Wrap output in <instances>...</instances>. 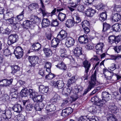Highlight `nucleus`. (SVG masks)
<instances>
[{"instance_id":"obj_55","label":"nucleus","mask_w":121,"mask_h":121,"mask_svg":"<svg viewBox=\"0 0 121 121\" xmlns=\"http://www.w3.org/2000/svg\"><path fill=\"white\" fill-rule=\"evenodd\" d=\"M13 80L12 79H11L10 80H7L6 79H3L1 80L0 81V82H3L4 81V82L3 83L6 82L8 86L9 85L11 84Z\"/></svg>"},{"instance_id":"obj_17","label":"nucleus","mask_w":121,"mask_h":121,"mask_svg":"<svg viewBox=\"0 0 121 121\" xmlns=\"http://www.w3.org/2000/svg\"><path fill=\"white\" fill-rule=\"evenodd\" d=\"M82 0H68V3L73 5V8H76L80 3Z\"/></svg>"},{"instance_id":"obj_39","label":"nucleus","mask_w":121,"mask_h":121,"mask_svg":"<svg viewBox=\"0 0 121 121\" xmlns=\"http://www.w3.org/2000/svg\"><path fill=\"white\" fill-rule=\"evenodd\" d=\"M32 17L34 19H31V21L34 23H39L40 22L41 20L40 18L38 17L37 16L34 15L32 16Z\"/></svg>"},{"instance_id":"obj_38","label":"nucleus","mask_w":121,"mask_h":121,"mask_svg":"<svg viewBox=\"0 0 121 121\" xmlns=\"http://www.w3.org/2000/svg\"><path fill=\"white\" fill-rule=\"evenodd\" d=\"M29 95L30 97H32L33 98L36 97L38 95L37 93L33 89H29Z\"/></svg>"},{"instance_id":"obj_8","label":"nucleus","mask_w":121,"mask_h":121,"mask_svg":"<svg viewBox=\"0 0 121 121\" xmlns=\"http://www.w3.org/2000/svg\"><path fill=\"white\" fill-rule=\"evenodd\" d=\"M111 95L108 92H103L102 94V99L103 103H104V105L107 101L110 100L111 98Z\"/></svg>"},{"instance_id":"obj_44","label":"nucleus","mask_w":121,"mask_h":121,"mask_svg":"<svg viewBox=\"0 0 121 121\" xmlns=\"http://www.w3.org/2000/svg\"><path fill=\"white\" fill-rule=\"evenodd\" d=\"M0 98L1 100L4 102L8 100L9 99V97L7 94H5L2 95Z\"/></svg>"},{"instance_id":"obj_36","label":"nucleus","mask_w":121,"mask_h":121,"mask_svg":"<svg viewBox=\"0 0 121 121\" xmlns=\"http://www.w3.org/2000/svg\"><path fill=\"white\" fill-rule=\"evenodd\" d=\"M107 15L106 12V11L104 12H103L100 14V17L99 18V19L100 21L102 22H103L104 21L106 20L107 18Z\"/></svg>"},{"instance_id":"obj_47","label":"nucleus","mask_w":121,"mask_h":121,"mask_svg":"<svg viewBox=\"0 0 121 121\" xmlns=\"http://www.w3.org/2000/svg\"><path fill=\"white\" fill-rule=\"evenodd\" d=\"M90 111L93 113H95L96 112L97 108L96 106L95 105L90 107L89 108Z\"/></svg>"},{"instance_id":"obj_48","label":"nucleus","mask_w":121,"mask_h":121,"mask_svg":"<svg viewBox=\"0 0 121 121\" xmlns=\"http://www.w3.org/2000/svg\"><path fill=\"white\" fill-rule=\"evenodd\" d=\"M55 77V75L51 73H49L47 75H46L45 76L46 79L49 80H51Z\"/></svg>"},{"instance_id":"obj_46","label":"nucleus","mask_w":121,"mask_h":121,"mask_svg":"<svg viewBox=\"0 0 121 121\" xmlns=\"http://www.w3.org/2000/svg\"><path fill=\"white\" fill-rule=\"evenodd\" d=\"M28 7L29 9L32 10L33 9L38 8L39 7V6L37 3H32Z\"/></svg>"},{"instance_id":"obj_49","label":"nucleus","mask_w":121,"mask_h":121,"mask_svg":"<svg viewBox=\"0 0 121 121\" xmlns=\"http://www.w3.org/2000/svg\"><path fill=\"white\" fill-rule=\"evenodd\" d=\"M66 52L64 48L61 49L60 51V56L62 57H64L67 56L66 55Z\"/></svg>"},{"instance_id":"obj_53","label":"nucleus","mask_w":121,"mask_h":121,"mask_svg":"<svg viewBox=\"0 0 121 121\" xmlns=\"http://www.w3.org/2000/svg\"><path fill=\"white\" fill-rule=\"evenodd\" d=\"M105 7L104 5L103 4L100 3L97 5L96 9L99 10H101L104 9Z\"/></svg>"},{"instance_id":"obj_1","label":"nucleus","mask_w":121,"mask_h":121,"mask_svg":"<svg viewBox=\"0 0 121 121\" xmlns=\"http://www.w3.org/2000/svg\"><path fill=\"white\" fill-rule=\"evenodd\" d=\"M96 71L95 70L91 78V80L89 82V84L88 87L85 90L83 95L86 94L92 88H94L95 85H97L100 84V83L96 81Z\"/></svg>"},{"instance_id":"obj_3","label":"nucleus","mask_w":121,"mask_h":121,"mask_svg":"<svg viewBox=\"0 0 121 121\" xmlns=\"http://www.w3.org/2000/svg\"><path fill=\"white\" fill-rule=\"evenodd\" d=\"M121 40V37L120 36L118 35L116 36L114 35L109 36L108 39V42L111 44L115 43L117 44L120 42Z\"/></svg>"},{"instance_id":"obj_13","label":"nucleus","mask_w":121,"mask_h":121,"mask_svg":"<svg viewBox=\"0 0 121 121\" xmlns=\"http://www.w3.org/2000/svg\"><path fill=\"white\" fill-rule=\"evenodd\" d=\"M78 40L80 43L84 44L87 43L88 41L87 35H84L80 36Z\"/></svg>"},{"instance_id":"obj_15","label":"nucleus","mask_w":121,"mask_h":121,"mask_svg":"<svg viewBox=\"0 0 121 121\" xmlns=\"http://www.w3.org/2000/svg\"><path fill=\"white\" fill-rule=\"evenodd\" d=\"M104 45L102 43H100L97 44L95 47V51L96 53L97 54L99 55L102 53V49Z\"/></svg>"},{"instance_id":"obj_22","label":"nucleus","mask_w":121,"mask_h":121,"mask_svg":"<svg viewBox=\"0 0 121 121\" xmlns=\"http://www.w3.org/2000/svg\"><path fill=\"white\" fill-rule=\"evenodd\" d=\"M75 23L73 19H68L66 21L65 25L68 28H71L73 26Z\"/></svg>"},{"instance_id":"obj_4","label":"nucleus","mask_w":121,"mask_h":121,"mask_svg":"<svg viewBox=\"0 0 121 121\" xmlns=\"http://www.w3.org/2000/svg\"><path fill=\"white\" fill-rule=\"evenodd\" d=\"M18 39V37L16 34H12L8 37L7 43L10 45L16 42Z\"/></svg>"},{"instance_id":"obj_11","label":"nucleus","mask_w":121,"mask_h":121,"mask_svg":"<svg viewBox=\"0 0 121 121\" xmlns=\"http://www.w3.org/2000/svg\"><path fill=\"white\" fill-rule=\"evenodd\" d=\"M75 43L74 39L71 37L67 38L66 40L65 44L68 47H70L73 46Z\"/></svg>"},{"instance_id":"obj_30","label":"nucleus","mask_w":121,"mask_h":121,"mask_svg":"<svg viewBox=\"0 0 121 121\" xmlns=\"http://www.w3.org/2000/svg\"><path fill=\"white\" fill-rule=\"evenodd\" d=\"M73 19L74 20V22L75 23H78L80 22L81 21V19L80 17L78 14L75 13L73 15Z\"/></svg>"},{"instance_id":"obj_61","label":"nucleus","mask_w":121,"mask_h":121,"mask_svg":"<svg viewBox=\"0 0 121 121\" xmlns=\"http://www.w3.org/2000/svg\"><path fill=\"white\" fill-rule=\"evenodd\" d=\"M65 89H66L65 91V93L64 94L66 96L70 94L72 89L69 87V88H65Z\"/></svg>"},{"instance_id":"obj_42","label":"nucleus","mask_w":121,"mask_h":121,"mask_svg":"<svg viewBox=\"0 0 121 121\" xmlns=\"http://www.w3.org/2000/svg\"><path fill=\"white\" fill-rule=\"evenodd\" d=\"M103 31H105L109 29L110 27V25L106 23L105 22L103 23Z\"/></svg>"},{"instance_id":"obj_50","label":"nucleus","mask_w":121,"mask_h":121,"mask_svg":"<svg viewBox=\"0 0 121 121\" xmlns=\"http://www.w3.org/2000/svg\"><path fill=\"white\" fill-rule=\"evenodd\" d=\"M75 81V77L74 76H73L71 77V78L69 79L68 81L67 84L68 86L70 85L74 82Z\"/></svg>"},{"instance_id":"obj_18","label":"nucleus","mask_w":121,"mask_h":121,"mask_svg":"<svg viewBox=\"0 0 121 121\" xmlns=\"http://www.w3.org/2000/svg\"><path fill=\"white\" fill-rule=\"evenodd\" d=\"M94 98L95 99V103H96L97 105L102 107L104 105V103H103L102 100L99 99L97 95L95 96Z\"/></svg>"},{"instance_id":"obj_56","label":"nucleus","mask_w":121,"mask_h":121,"mask_svg":"<svg viewBox=\"0 0 121 121\" xmlns=\"http://www.w3.org/2000/svg\"><path fill=\"white\" fill-rule=\"evenodd\" d=\"M115 12H120L121 11V6L120 5H115L113 9Z\"/></svg>"},{"instance_id":"obj_63","label":"nucleus","mask_w":121,"mask_h":121,"mask_svg":"<svg viewBox=\"0 0 121 121\" xmlns=\"http://www.w3.org/2000/svg\"><path fill=\"white\" fill-rule=\"evenodd\" d=\"M77 7L78 10L79 12H82L84 10V7L83 5H78Z\"/></svg>"},{"instance_id":"obj_54","label":"nucleus","mask_w":121,"mask_h":121,"mask_svg":"<svg viewBox=\"0 0 121 121\" xmlns=\"http://www.w3.org/2000/svg\"><path fill=\"white\" fill-rule=\"evenodd\" d=\"M41 109L40 107L39 106V105L38 104V103H37V104H35V105L34 106V109H33V112H30L31 113H33V112H35L36 111H41Z\"/></svg>"},{"instance_id":"obj_2","label":"nucleus","mask_w":121,"mask_h":121,"mask_svg":"<svg viewBox=\"0 0 121 121\" xmlns=\"http://www.w3.org/2000/svg\"><path fill=\"white\" fill-rule=\"evenodd\" d=\"M83 66L85 68L84 74L81 78L82 80H87L89 76L88 74L90 68L91 67L90 63L86 60H85L83 62Z\"/></svg>"},{"instance_id":"obj_9","label":"nucleus","mask_w":121,"mask_h":121,"mask_svg":"<svg viewBox=\"0 0 121 121\" xmlns=\"http://www.w3.org/2000/svg\"><path fill=\"white\" fill-rule=\"evenodd\" d=\"M67 33L64 30H61L58 34L56 38L60 40H62L67 37Z\"/></svg>"},{"instance_id":"obj_34","label":"nucleus","mask_w":121,"mask_h":121,"mask_svg":"<svg viewBox=\"0 0 121 121\" xmlns=\"http://www.w3.org/2000/svg\"><path fill=\"white\" fill-rule=\"evenodd\" d=\"M31 22L29 20H26L24 21L23 23V28L28 29L30 27L31 25Z\"/></svg>"},{"instance_id":"obj_28","label":"nucleus","mask_w":121,"mask_h":121,"mask_svg":"<svg viewBox=\"0 0 121 121\" xmlns=\"http://www.w3.org/2000/svg\"><path fill=\"white\" fill-rule=\"evenodd\" d=\"M13 109L15 112L20 113L22 110L23 108L20 104L16 105L13 107Z\"/></svg>"},{"instance_id":"obj_19","label":"nucleus","mask_w":121,"mask_h":121,"mask_svg":"<svg viewBox=\"0 0 121 121\" xmlns=\"http://www.w3.org/2000/svg\"><path fill=\"white\" fill-rule=\"evenodd\" d=\"M74 55L77 57L82 54V48L80 47H77L75 49L74 51Z\"/></svg>"},{"instance_id":"obj_6","label":"nucleus","mask_w":121,"mask_h":121,"mask_svg":"<svg viewBox=\"0 0 121 121\" xmlns=\"http://www.w3.org/2000/svg\"><path fill=\"white\" fill-rule=\"evenodd\" d=\"M28 58L29 62L31 64L30 66L31 67L35 66L39 60L38 57L36 56H29Z\"/></svg>"},{"instance_id":"obj_62","label":"nucleus","mask_w":121,"mask_h":121,"mask_svg":"<svg viewBox=\"0 0 121 121\" xmlns=\"http://www.w3.org/2000/svg\"><path fill=\"white\" fill-rule=\"evenodd\" d=\"M108 120V121H117V120L116 117L113 115L110 116Z\"/></svg>"},{"instance_id":"obj_23","label":"nucleus","mask_w":121,"mask_h":121,"mask_svg":"<svg viewBox=\"0 0 121 121\" xmlns=\"http://www.w3.org/2000/svg\"><path fill=\"white\" fill-rule=\"evenodd\" d=\"M41 47V45L38 42L33 43L31 46L32 49L35 51L39 50Z\"/></svg>"},{"instance_id":"obj_14","label":"nucleus","mask_w":121,"mask_h":121,"mask_svg":"<svg viewBox=\"0 0 121 121\" xmlns=\"http://www.w3.org/2000/svg\"><path fill=\"white\" fill-rule=\"evenodd\" d=\"M43 51L45 56L48 58L51 56L53 54L52 50L49 48H44Z\"/></svg>"},{"instance_id":"obj_7","label":"nucleus","mask_w":121,"mask_h":121,"mask_svg":"<svg viewBox=\"0 0 121 121\" xmlns=\"http://www.w3.org/2000/svg\"><path fill=\"white\" fill-rule=\"evenodd\" d=\"M40 4L41 7L39 9V12L42 13V16L43 17L45 16H49L50 13H48L46 10L45 6L44 5L43 3L42 0H40Z\"/></svg>"},{"instance_id":"obj_35","label":"nucleus","mask_w":121,"mask_h":121,"mask_svg":"<svg viewBox=\"0 0 121 121\" xmlns=\"http://www.w3.org/2000/svg\"><path fill=\"white\" fill-rule=\"evenodd\" d=\"M56 66L58 68L64 70H65L67 69L66 65L63 62L58 63Z\"/></svg>"},{"instance_id":"obj_26","label":"nucleus","mask_w":121,"mask_h":121,"mask_svg":"<svg viewBox=\"0 0 121 121\" xmlns=\"http://www.w3.org/2000/svg\"><path fill=\"white\" fill-rule=\"evenodd\" d=\"M108 108L109 110L112 113H116L119 110L117 107L114 105H110Z\"/></svg>"},{"instance_id":"obj_29","label":"nucleus","mask_w":121,"mask_h":121,"mask_svg":"<svg viewBox=\"0 0 121 121\" xmlns=\"http://www.w3.org/2000/svg\"><path fill=\"white\" fill-rule=\"evenodd\" d=\"M50 25V22L47 18H43L42 22V25L43 27H46Z\"/></svg>"},{"instance_id":"obj_24","label":"nucleus","mask_w":121,"mask_h":121,"mask_svg":"<svg viewBox=\"0 0 121 121\" xmlns=\"http://www.w3.org/2000/svg\"><path fill=\"white\" fill-rule=\"evenodd\" d=\"M39 92L42 93H47L48 91L49 88L48 86L43 85H40L39 87Z\"/></svg>"},{"instance_id":"obj_51","label":"nucleus","mask_w":121,"mask_h":121,"mask_svg":"<svg viewBox=\"0 0 121 121\" xmlns=\"http://www.w3.org/2000/svg\"><path fill=\"white\" fill-rule=\"evenodd\" d=\"M2 33L4 34L9 35L11 33V30L7 28L4 29L2 28Z\"/></svg>"},{"instance_id":"obj_20","label":"nucleus","mask_w":121,"mask_h":121,"mask_svg":"<svg viewBox=\"0 0 121 121\" xmlns=\"http://www.w3.org/2000/svg\"><path fill=\"white\" fill-rule=\"evenodd\" d=\"M95 13L96 11L95 10L91 8L87 9L85 14L88 17H92Z\"/></svg>"},{"instance_id":"obj_45","label":"nucleus","mask_w":121,"mask_h":121,"mask_svg":"<svg viewBox=\"0 0 121 121\" xmlns=\"http://www.w3.org/2000/svg\"><path fill=\"white\" fill-rule=\"evenodd\" d=\"M58 24L59 22L56 19L52 20L50 24L51 26L53 27L58 26Z\"/></svg>"},{"instance_id":"obj_27","label":"nucleus","mask_w":121,"mask_h":121,"mask_svg":"<svg viewBox=\"0 0 121 121\" xmlns=\"http://www.w3.org/2000/svg\"><path fill=\"white\" fill-rule=\"evenodd\" d=\"M44 96L42 95H37L36 97L33 98V100L35 102L37 103L42 102L44 99Z\"/></svg>"},{"instance_id":"obj_10","label":"nucleus","mask_w":121,"mask_h":121,"mask_svg":"<svg viewBox=\"0 0 121 121\" xmlns=\"http://www.w3.org/2000/svg\"><path fill=\"white\" fill-rule=\"evenodd\" d=\"M73 111V109L71 107L66 108L62 110L61 115L64 117H65L70 114Z\"/></svg>"},{"instance_id":"obj_16","label":"nucleus","mask_w":121,"mask_h":121,"mask_svg":"<svg viewBox=\"0 0 121 121\" xmlns=\"http://www.w3.org/2000/svg\"><path fill=\"white\" fill-rule=\"evenodd\" d=\"M111 18L113 22H118L121 19V16L120 14L117 13H114L112 14Z\"/></svg>"},{"instance_id":"obj_33","label":"nucleus","mask_w":121,"mask_h":121,"mask_svg":"<svg viewBox=\"0 0 121 121\" xmlns=\"http://www.w3.org/2000/svg\"><path fill=\"white\" fill-rule=\"evenodd\" d=\"M112 29L114 31H119L121 30V24L118 23L112 26Z\"/></svg>"},{"instance_id":"obj_52","label":"nucleus","mask_w":121,"mask_h":121,"mask_svg":"<svg viewBox=\"0 0 121 121\" xmlns=\"http://www.w3.org/2000/svg\"><path fill=\"white\" fill-rule=\"evenodd\" d=\"M81 24L82 28L88 27L90 26V24L88 22L87 20H84L82 23Z\"/></svg>"},{"instance_id":"obj_57","label":"nucleus","mask_w":121,"mask_h":121,"mask_svg":"<svg viewBox=\"0 0 121 121\" xmlns=\"http://www.w3.org/2000/svg\"><path fill=\"white\" fill-rule=\"evenodd\" d=\"M114 73H113L109 72L108 73V75L104 74V76L107 79H111L112 77L114 75Z\"/></svg>"},{"instance_id":"obj_31","label":"nucleus","mask_w":121,"mask_h":121,"mask_svg":"<svg viewBox=\"0 0 121 121\" xmlns=\"http://www.w3.org/2000/svg\"><path fill=\"white\" fill-rule=\"evenodd\" d=\"M66 17V14L60 12H59L57 17L59 20L62 22L65 20Z\"/></svg>"},{"instance_id":"obj_37","label":"nucleus","mask_w":121,"mask_h":121,"mask_svg":"<svg viewBox=\"0 0 121 121\" xmlns=\"http://www.w3.org/2000/svg\"><path fill=\"white\" fill-rule=\"evenodd\" d=\"M12 71L11 73L14 74L19 70L20 67L18 65H15L12 66Z\"/></svg>"},{"instance_id":"obj_64","label":"nucleus","mask_w":121,"mask_h":121,"mask_svg":"<svg viewBox=\"0 0 121 121\" xmlns=\"http://www.w3.org/2000/svg\"><path fill=\"white\" fill-rule=\"evenodd\" d=\"M114 49L116 52L118 53L121 51V45L115 46Z\"/></svg>"},{"instance_id":"obj_41","label":"nucleus","mask_w":121,"mask_h":121,"mask_svg":"<svg viewBox=\"0 0 121 121\" xmlns=\"http://www.w3.org/2000/svg\"><path fill=\"white\" fill-rule=\"evenodd\" d=\"M34 105L31 104H28L26 107V110L28 111H33Z\"/></svg>"},{"instance_id":"obj_58","label":"nucleus","mask_w":121,"mask_h":121,"mask_svg":"<svg viewBox=\"0 0 121 121\" xmlns=\"http://www.w3.org/2000/svg\"><path fill=\"white\" fill-rule=\"evenodd\" d=\"M89 116V114H88L87 116H82L80 117L78 121H87V120L88 119Z\"/></svg>"},{"instance_id":"obj_40","label":"nucleus","mask_w":121,"mask_h":121,"mask_svg":"<svg viewBox=\"0 0 121 121\" xmlns=\"http://www.w3.org/2000/svg\"><path fill=\"white\" fill-rule=\"evenodd\" d=\"M6 16L8 18L13 17L14 15L13 10L12 9L8 10L6 13Z\"/></svg>"},{"instance_id":"obj_25","label":"nucleus","mask_w":121,"mask_h":121,"mask_svg":"<svg viewBox=\"0 0 121 121\" xmlns=\"http://www.w3.org/2000/svg\"><path fill=\"white\" fill-rule=\"evenodd\" d=\"M20 94L22 97H26L29 96V90H28L27 88H23L21 91Z\"/></svg>"},{"instance_id":"obj_32","label":"nucleus","mask_w":121,"mask_h":121,"mask_svg":"<svg viewBox=\"0 0 121 121\" xmlns=\"http://www.w3.org/2000/svg\"><path fill=\"white\" fill-rule=\"evenodd\" d=\"M24 10H23V11L19 14V15L17 16L15 18L16 21H22L23 18L24 17Z\"/></svg>"},{"instance_id":"obj_12","label":"nucleus","mask_w":121,"mask_h":121,"mask_svg":"<svg viewBox=\"0 0 121 121\" xmlns=\"http://www.w3.org/2000/svg\"><path fill=\"white\" fill-rule=\"evenodd\" d=\"M60 40L59 39L57 38H54L52 41L51 47L53 48L54 50H56V47L58 45L60 42Z\"/></svg>"},{"instance_id":"obj_59","label":"nucleus","mask_w":121,"mask_h":121,"mask_svg":"<svg viewBox=\"0 0 121 121\" xmlns=\"http://www.w3.org/2000/svg\"><path fill=\"white\" fill-rule=\"evenodd\" d=\"M3 53L6 56H9L11 54L10 52V50L8 48L4 49L3 50Z\"/></svg>"},{"instance_id":"obj_5","label":"nucleus","mask_w":121,"mask_h":121,"mask_svg":"<svg viewBox=\"0 0 121 121\" xmlns=\"http://www.w3.org/2000/svg\"><path fill=\"white\" fill-rule=\"evenodd\" d=\"M14 53L17 58L20 59L23 55V50L22 48L18 46L15 48Z\"/></svg>"},{"instance_id":"obj_43","label":"nucleus","mask_w":121,"mask_h":121,"mask_svg":"<svg viewBox=\"0 0 121 121\" xmlns=\"http://www.w3.org/2000/svg\"><path fill=\"white\" fill-rule=\"evenodd\" d=\"M110 59L115 60H119L121 59V55L119 54L117 55H110Z\"/></svg>"},{"instance_id":"obj_60","label":"nucleus","mask_w":121,"mask_h":121,"mask_svg":"<svg viewBox=\"0 0 121 121\" xmlns=\"http://www.w3.org/2000/svg\"><path fill=\"white\" fill-rule=\"evenodd\" d=\"M17 118L18 121H24L25 119V116L22 114L19 115Z\"/></svg>"},{"instance_id":"obj_21","label":"nucleus","mask_w":121,"mask_h":121,"mask_svg":"<svg viewBox=\"0 0 121 121\" xmlns=\"http://www.w3.org/2000/svg\"><path fill=\"white\" fill-rule=\"evenodd\" d=\"M64 82L62 81H58L54 83L53 86L57 87L58 89H61L64 86Z\"/></svg>"}]
</instances>
